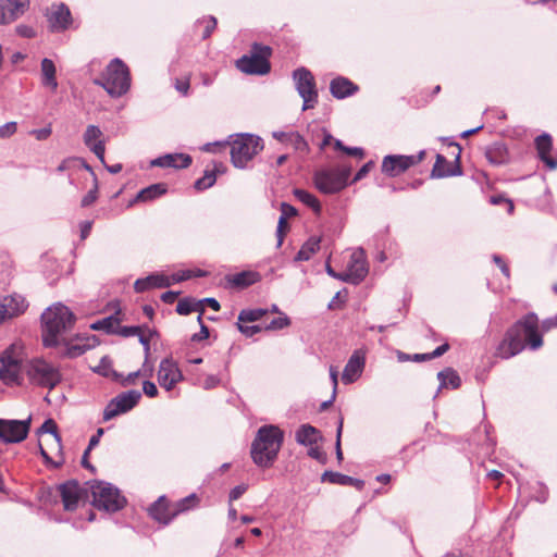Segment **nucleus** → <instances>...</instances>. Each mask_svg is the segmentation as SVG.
<instances>
[{
  "label": "nucleus",
  "mask_w": 557,
  "mask_h": 557,
  "mask_svg": "<svg viewBox=\"0 0 557 557\" xmlns=\"http://www.w3.org/2000/svg\"><path fill=\"white\" fill-rule=\"evenodd\" d=\"M281 211H282L281 216H285V220L289 216L296 215V213H297V210L295 209V207H293L292 205H288L286 202H283L281 205Z\"/></svg>",
  "instance_id": "774afa93"
},
{
  "label": "nucleus",
  "mask_w": 557,
  "mask_h": 557,
  "mask_svg": "<svg viewBox=\"0 0 557 557\" xmlns=\"http://www.w3.org/2000/svg\"><path fill=\"white\" fill-rule=\"evenodd\" d=\"M166 193V185L163 183L152 184L141 189L134 201L147 202L154 200Z\"/></svg>",
  "instance_id": "2f4dec72"
},
{
  "label": "nucleus",
  "mask_w": 557,
  "mask_h": 557,
  "mask_svg": "<svg viewBox=\"0 0 557 557\" xmlns=\"http://www.w3.org/2000/svg\"><path fill=\"white\" fill-rule=\"evenodd\" d=\"M26 373L33 384L49 389L54 388L62 379L59 369L42 359L32 360L26 368Z\"/></svg>",
  "instance_id": "0eeeda50"
},
{
  "label": "nucleus",
  "mask_w": 557,
  "mask_h": 557,
  "mask_svg": "<svg viewBox=\"0 0 557 557\" xmlns=\"http://www.w3.org/2000/svg\"><path fill=\"white\" fill-rule=\"evenodd\" d=\"M91 493L94 506L106 511L115 512L126 504L120 491L107 482H95L91 485Z\"/></svg>",
  "instance_id": "423d86ee"
},
{
  "label": "nucleus",
  "mask_w": 557,
  "mask_h": 557,
  "mask_svg": "<svg viewBox=\"0 0 557 557\" xmlns=\"http://www.w3.org/2000/svg\"><path fill=\"white\" fill-rule=\"evenodd\" d=\"M16 33L21 37H24V38H32V37H35V35H36V32L34 30V28L30 26H27V25H18L16 27Z\"/></svg>",
  "instance_id": "13d9d810"
},
{
  "label": "nucleus",
  "mask_w": 557,
  "mask_h": 557,
  "mask_svg": "<svg viewBox=\"0 0 557 557\" xmlns=\"http://www.w3.org/2000/svg\"><path fill=\"white\" fill-rule=\"evenodd\" d=\"M197 505V497L195 494H190L185 498H182L174 504L175 515L187 511Z\"/></svg>",
  "instance_id": "c03bdc74"
},
{
  "label": "nucleus",
  "mask_w": 557,
  "mask_h": 557,
  "mask_svg": "<svg viewBox=\"0 0 557 557\" xmlns=\"http://www.w3.org/2000/svg\"><path fill=\"white\" fill-rule=\"evenodd\" d=\"M48 22L52 32L66 29L71 24V12L69 8L63 3L53 5L48 14Z\"/></svg>",
  "instance_id": "412c9836"
},
{
  "label": "nucleus",
  "mask_w": 557,
  "mask_h": 557,
  "mask_svg": "<svg viewBox=\"0 0 557 557\" xmlns=\"http://www.w3.org/2000/svg\"><path fill=\"white\" fill-rule=\"evenodd\" d=\"M425 152L422 150L418 154L403 156V154H388L382 161V172L387 176H397L409 168L420 163L424 158Z\"/></svg>",
  "instance_id": "ddd939ff"
},
{
  "label": "nucleus",
  "mask_w": 557,
  "mask_h": 557,
  "mask_svg": "<svg viewBox=\"0 0 557 557\" xmlns=\"http://www.w3.org/2000/svg\"><path fill=\"white\" fill-rule=\"evenodd\" d=\"M271 48L253 44L250 55H243L237 60L236 66L239 71L250 75H264L270 72L269 58Z\"/></svg>",
  "instance_id": "6e6552de"
},
{
  "label": "nucleus",
  "mask_w": 557,
  "mask_h": 557,
  "mask_svg": "<svg viewBox=\"0 0 557 557\" xmlns=\"http://www.w3.org/2000/svg\"><path fill=\"white\" fill-rule=\"evenodd\" d=\"M535 146L540 159L546 164L547 168L555 170L557 168V159L549 154L553 149L552 137L548 134H542L537 136L535 139Z\"/></svg>",
  "instance_id": "393cba45"
},
{
  "label": "nucleus",
  "mask_w": 557,
  "mask_h": 557,
  "mask_svg": "<svg viewBox=\"0 0 557 557\" xmlns=\"http://www.w3.org/2000/svg\"><path fill=\"white\" fill-rule=\"evenodd\" d=\"M318 441V430L309 424L301 425L296 431V442L304 446H309Z\"/></svg>",
  "instance_id": "72a5a7b5"
},
{
  "label": "nucleus",
  "mask_w": 557,
  "mask_h": 557,
  "mask_svg": "<svg viewBox=\"0 0 557 557\" xmlns=\"http://www.w3.org/2000/svg\"><path fill=\"white\" fill-rule=\"evenodd\" d=\"M119 319L115 315L103 318L102 320L94 322L90 327L97 331H104L106 333H117Z\"/></svg>",
  "instance_id": "58836bf2"
},
{
  "label": "nucleus",
  "mask_w": 557,
  "mask_h": 557,
  "mask_svg": "<svg viewBox=\"0 0 557 557\" xmlns=\"http://www.w3.org/2000/svg\"><path fill=\"white\" fill-rule=\"evenodd\" d=\"M79 161V158H66L64 159L58 166L59 172H64L70 170L71 168L77 165V162Z\"/></svg>",
  "instance_id": "4d7b16f0"
},
{
  "label": "nucleus",
  "mask_w": 557,
  "mask_h": 557,
  "mask_svg": "<svg viewBox=\"0 0 557 557\" xmlns=\"http://www.w3.org/2000/svg\"><path fill=\"white\" fill-rule=\"evenodd\" d=\"M16 123L8 122L0 126V137L5 138L12 136L16 132Z\"/></svg>",
  "instance_id": "8fccbe9b"
},
{
  "label": "nucleus",
  "mask_w": 557,
  "mask_h": 557,
  "mask_svg": "<svg viewBox=\"0 0 557 557\" xmlns=\"http://www.w3.org/2000/svg\"><path fill=\"white\" fill-rule=\"evenodd\" d=\"M322 481H327L338 485H352L359 491H361L364 486V482L362 480L333 471H325L322 474Z\"/></svg>",
  "instance_id": "7c9ffc66"
},
{
  "label": "nucleus",
  "mask_w": 557,
  "mask_h": 557,
  "mask_svg": "<svg viewBox=\"0 0 557 557\" xmlns=\"http://www.w3.org/2000/svg\"><path fill=\"white\" fill-rule=\"evenodd\" d=\"M543 345V337L539 332V319L530 312L519 319L505 333L504 338L496 347V356L509 359L520 354L525 346L531 350H537Z\"/></svg>",
  "instance_id": "f257e3e1"
},
{
  "label": "nucleus",
  "mask_w": 557,
  "mask_h": 557,
  "mask_svg": "<svg viewBox=\"0 0 557 557\" xmlns=\"http://www.w3.org/2000/svg\"><path fill=\"white\" fill-rule=\"evenodd\" d=\"M207 26L203 30V34H202V38L206 39L208 38L211 33L213 32V29L215 28L216 26V18L214 16H210L207 21Z\"/></svg>",
  "instance_id": "69168bd1"
},
{
  "label": "nucleus",
  "mask_w": 557,
  "mask_h": 557,
  "mask_svg": "<svg viewBox=\"0 0 557 557\" xmlns=\"http://www.w3.org/2000/svg\"><path fill=\"white\" fill-rule=\"evenodd\" d=\"M342 432H343V419L339 420L338 425H337V430H336V444H335V447H336V458H337L338 461L343 460V453H342V448H341Z\"/></svg>",
  "instance_id": "3c124183"
},
{
  "label": "nucleus",
  "mask_w": 557,
  "mask_h": 557,
  "mask_svg": "<svg viewBox=\"0 0 557 557\" xmlns=\"http://www.w3.org/2000/svg\"><path fill=\"white\" fill-rule=\"evenodd\" d=\"M461 168L459 165V154L456 157L454 165L448 164L444 156L437 154L435 164L431 172V177L442 178L448 176H458L461 175Z\"/></svg>",
  "instance_id": "b1692460"
},
{
  "label": "nucleus",
  "mask_w": 557,
  "mask_h": 557,
  "mask_svg": "<svg viewBox=\"0 0 557 557\" xmlns=\"http://www.w3.org/2000/svg\"><path fill=\"white\" fill-rule=\"evenodd\" d=\"M150 516L163 523H170L175 517L174 504H170L165 496H160L150 507Z\"/></svg>",
  "instance_id": "aec40b11"
},
{
  "label": "nucleus",
  "mask_w": 557,
  "mask_h": 557,
  "mask_svg": "<svg viewBox=\"0 0 557 557\" xmlns=\"http://www.w3.org/2000/svg\"><path fill=\"white\" fill-rule=\"evenodd\" d=\"M437 379L440 381L438 391L443 387H451L455 389L458 388L461 384L460 376L451 368H446L443 371H440L437 373Z\"/></svg>",
  "instance_id": "473e14b6"
},
{
  "label": "nucleus",
  "mask_w": 557,
  "mask_h": 557,
  "mask_svg": "<svg viewBox=\"0 0 557 557\" xmlns=\"http://www.w3.org/2000/svg\"><path fill=\"white\" fill-rule=\"evenodd\" d=\"M29 421V419L25 421L0 419V440L4 443L22 442L28 434Z\"/></svg>",
  "instance_id": "2eb2a0df"
},
{
  "label": "nucleus",
  "mask_w": 557,
  "mask_h": 557,
  "mask_svg": "<svg viewBox=\"0 0 557 557\" xmlns=\"http://www.w3.org/2000/svg\"><path fill=\"white\" fill-rule=\"evenodd\" d=\"M345 272L346 283L358 285L367 276L369 269L366 260V253L362 248L354 250L350 255V261Z\"/></svg>",
  "instance_id": "4468645a"
},
{
  "label": "nucleus",
  "mask_w": 557,
  "mask_h": 557,
  "mask_svg": "<svg viewBox=\"0 0 557 557\" xmlns=\"http://www.w3.org/2000/svg\"><path fill=\"white\" fill-rule=\"evenodd\" d=\"M358 86L346 77L338 76L331 81L330 91L336 99H344L357 92Z\"/></svg>",
  "instance_id": "c85d7f7f"
},
{
  "label": "nucleus",
  "mask_w": 557,
  "mask_h": 557,
  "mask_svg": "<svg viewBox=\"0 0 557 557\" xmlns=\"http://www.w3.org/2000/svg\"><path fill=\"white\" fill-rule=\"evenodd\" d=\"M174 88L184 97H186L189 92L190 82L189 77L184 78H175Z\"/></svg>",
  "instance_id": "de8ad7c7"
},
{
  "label": "nucleus",
  "mask_w": 557,
  "mask_h": 557,
  "mask_svg": "<svg viewBox=\"0 0 557 557\" xmlns=\"http://www.w3.org/2000/svg\"><path fill=\"white\" fill-rule=\"evenodd\" d=\"M350 174V166L321 170L315 172L313 181L321 193L335 194L346 187Z\"/></svg>",
  "instance_id": "1a4fd4ad"
},
{
  "label": "nucleus",
  "mask_w": 557,
  "mask_h": 557,
  "mask_svg": "<svg viewBox=\"0 0 557 557\" xmlns=\"http://www.w3.org/2000/svg\"><path fill=\"white\" fill-rule=\"evenodd\" d=\"M60 494L65 510H75L81 499L82 490L77 481H67L60 485Z\"/></svg>",
  "instance_id": "4be33fe9"
},
{
  "label": "nucleus",
  "mask_w": 557,
  "mask_h": 557,
  "mask_svg": "<svg viewBox=\"0 0 557 557\" xmlns=\"http://www.w3.org/2000/svg\"><path fill=\"white\" fill-rule=\"evenodd\" d=\"M51 127L47 126L40 129H34L32 134L36 137L38 140H45L51 135Z\"/></svg>",
  "instance_id": "680f3d73"
},
{
  "label": "nucleus",
  "mask_w": 557,
  "mask_h": 557,
  "mask_svg": "<svg viewBox=\"0 0 557 557\" xmlns=\"http://www.w3.org/2000/svg\"><path fill=\"white\" fill-rule=\"evenodd\" d=\"M116 334H120L124 337L136 336V335L140 334V327L139 326H122L121 327L119 325Z\"/></svg>",
  "instance_id": "603ef678"
},
{
  "label": "nucleus",
  "mask_w": 557,
  "mask_h": 557,
  "mask_svg": "<svg viewBox=\"0 0 557 557\" xmlns=\"http://www.w3.org/2000/svg\"><path fill=\"white\" fill-rule=\"evenodd\" d=\"M244 322L237 323V327L240 333H243L247 337H251L255 334L259 333L261 331V327L259 325H244Z\"/></svg>",
  "instance_id": "09e8293b"
},
{
  "label": "nucleus",
  "mask_w": 557,
  "mask_h": 557,
  "mask_svg": "<svg viewBox=\"0 0 557 557\" xmlns=\"http://www.w3.org/2000/svg\"><path fill=\"white\" fill-rule=\"evenodd\" d=\"M194 311H199L198 321L201 322L203 313L202 301H196L193 298H183L176 306V312L182 315H187Z\"/></svg>",
  "instance_id": "c9c22d12"
},
{
  "label": "nucleus",
  "mask_w": 557,
  "mask_h": 557,
  "mask_svg": "<svg viewBox=\"0 0 557 557\" xmlns=\"http://www.w3.org/2000/svg\"><path fill=\"white\" fill-rule=\"evenodd\" d=\"M141 397L140 392L132 389L112 398L103 410V421H110L119 414L132 410Z\"/></svg>",
  "instance_id": "f8f14e48"
},
{
  "label": "nucleus",
  "mask_w": 557,
  "mask_h": 557,
  "mask_svg": "<svg viewBox=\"0 0 557 557\" xmlns=\"http://www.w3.org/2000/svg\"><path fill=\"white\" fill-rule=\"evenodd\" d=\"M290 324V320L287 315L282 314L273 319L267 326L265 330H282Z\"/></svg>",
  "instance_id": "a18cd8bd"
},
{
  "label": "nucleus",
  "mask_w": 557,
  "mask_h": 557,
  "mask_svg": "<svg viewBox=\"0 0 557 557\" xmlns=\"http://www.w3.org/2000/svg\"><path fill=\"white\" fill-rule=\"evenodd\" d=\"M41 85L51 92L58 89L57 67L51 59L44 58L40 62Z\"/></svg>",
  "instance_id": "a878e982"
},
{
  "label": "nucleus",
  "mask_w": 557,
  "mask_h": 557,
  "mask_svg": "<svg viewBox=\"0 0 557 557\" xmlns=\"http://www.w3.org/2000/svg\"><path fill=\"white\" fill-rule=\"evenodd\" d=\"M191 157L186 153H168L151 160V166L186 169L191 164Z\"/></svg>",
  "instance_id": "5701e85b"
},
{
  "label": "nucleus",
  "mask_w": 557,
  "mask_h": 557,
  "mask_svg": "<svg viewBox=\"0 0 557 557\" xmlns=\"http://www.w3.org/2000/svg\"><path fill=\"white\" fill-rule=\"evenodd\" d=\"M97 197H98V183H97V177H95V185H94V188L90 189L82 199V207H88L90 205H92L96 200H97Z\"/></svg>",
  "instance_id": "49530a36"
},
{
  "label": "nucleus",
  "mask_w": 557,
  "mask_h": 557,
  "mask_svg": "<svg viewBox=\"0 0 557 557\" xmlns=\"http://www.w3.org/2000/svg\"><path fill=\"white\" fill-rule=\"evenodd\" d=\"M247 491V485L240 484L233 487L230 492V502L237 500Z\"/></svg>",
  "instance_id": "6e6d98bb"
},
{
  "label": "nucleus",
  "mask_w": 557,
  "mask_h": 557,
  "mask_svg": "<svg viewBox=\"0 0 557 557\" xmlns=\"http://www.w3.org/2000/svg\"><path fill=\"white\" fill-rule=\"evenodd\" d=\"M170 285V276L156 273L144 278H138L134 284V288L137 293H144L150 288H164L169 287Z\"/></svg>",
  "instance_id": "cd10ccee"
},
{
  "label": "nucleus",
  "mask_w": 557,
  "mask_h": 557,
  "mask_svg": "<svg viewBox=\"0 0 557 557\" xmlns=\"http://www.w3.org/2000/svg\"><path fill=\"white\" fill-rule=\"evenodd\" d=\"M288 145H290L296 151L307 153L309 151V145L306 139L297 132H290L288 135Z\"/></svg>",
  "instance_id": "37998d69"
},
{
  "label": "nucleus",
  "mask_w": 557,
  "mask_h": 557,
  "mask_svg": "<svg viewBox=\"0 0 557 557\" xmlns=\"http://www.w3.org/2000/svg\"><path fill=\"white\" fill-rule=\"evenodd\" d=\"M190 277H193V271H190V270L180 271L177 273H174L172 276H170L171 284L186 281Z\"/></svg>",
  "instance_id": "5fc2aeb1"
},
{
  "label": "nucleus",
  "mask_w": 557,
  "mask_h": 557,
  "mask_svg": "<svg viewBox=\"0 0 557 557\" xmlns=\"http://www.w3.org/2000/svg\"><path fill=\"white\" fill-rule=\"evenodd\" d=\"M200 323V332L196 333L191 336V341L199 342L209 337V329L201 322Z\"/></svg>",
  "instance_id": "e2e57ef3"
},
{
  "label": "nucleus",
  "mask_w": 557,
  "mask_h": 557,
  "mask_svg": "<svg viewBox=\"0 0 557 557\" xmlns=\"http://www.w3.org/2000/svg\"><path fill=\"white\" fill-rule=\"evenodd\" d=\"M286 226H287V222L285 220V216H280L278 223H277V230H276L277 246H281L283 243L284 228Z\"/></svg>",
  "instance_id": "bf43d9fd"
},
{
  "label": "nucleus",
  "mask_w": 557,
  "mask_h": 557,
  "mask_svg": "<svg viewBox=\"0 0 557 557\" xmlns=\"http://www.w3.org/2000/svg\"><path fill=\"white\" fill-rule=\"evenodd\" d=\"M261 280V275L256 271H243L232 276L230 282L237 287H248Z\"/></svg>",
  "instance_id": "f704fd0d"
},
{
  "label": "nucleus",
  "mask_w": 557,
  "mask_h": 557,
  "mask_svg": "<svg viewBox=\"0 0 557 557\" xmlns=\"http://www.w3.org/2000/svg\"><path fill=\"white\" fill-rule=\"evenodd\" d=\"M293 78L295 81L296 90L302 98V110L314 108L318 102V90L313 75L306 67H299L294 71Z\"/></svg>",
  "instance_id": "9d476101"
},
{
  "label": "nucleus",
  "mask_w": 557,
  "mask_h": 557,
  "mask_svg": "<svg viewBox=\"0 0 557 557\" xmlns=\"http://www.w3.org/2000/svg\"><path fill=\"white\" fill-rule=\"evenodd\" d=\"M143 391L148 397H156L158 395V388L153 382L145 381L143 384Z\"/></svg>",
  "instance_id": "052dcab7"
},
{
  "label": "nucleus",
  "mask_w": 557,
  "mask_h": 557,
  "mask_svg": "<svg viewBox=\"0 0 557 557\" xmlns=\"http://www.w3.org/2000/svg\"><path fill=\"white\" fill-rule=\"evenodd\" d=\"M102 132L101 129L96 125H88L84 136L83 140L84 144L96 154V157L100 160L102 164L104 163V152H106V146L104 141L102 140Z\"/></svg>",
  "instance_id": "6ab92c4d"
},
{
  "label": "nucleus",
  "mask_w": 557,
  "mask_h": 557,
  "mask_svg": "<svg viewBox=\"0 0 557 557\" xmlns=\"http://www.w3.org/2000/svg\"><path fill=\"white\" fill-rule=\"evenodd\" d=\"M29 7V0H0V24L17 20Z\"/></svg>",
  "instance_id": "f3484780"
},
{
  "label": "nucleus",
  "mask_w": 557,
  "mask_h": 557,
  "mask_svg": "<svg viewBox=\"0 0 557 557\" xmlns=\"http://www.w3.org/2000/svg\"><path fill=\"white\" fill-rule=\"evenodd\" d=\"M485 157L493 165H504L509 161V153L506 145L500 141H495L486 147Z\"/></svg>",
  "instance_id": "c756f323"
},
{
  "label": "nucleus",
  "mask_w": 557,
  "mask_h": 557,
  "mask_svg": "<svg viewBox=\"0 0 557 557\" xmlns=\"http://www.w3.org/2000/svg\"><path fill=\"white\" fill-rule=\"evenodd\" d=\"M493 261L499 267L502 273L506 276H510V271L508 265L505 263V261L499 257L498 255L493 256Z\"/></svg>",
  "instance_id": "338daca9"
},
{
  "label": "nucleus",
  "mask_w": 557,
  "mask_h": 557,
  "mask_svg": "<svg viewBox=\"0 0 557 557\" xmlns=\"http://www.w3.org/2000/svg\"><path fill=\"white\" fill-rule=\"evenodd\" d=\"M366 358L361 350H355L348 359L343 374L342 381L344 384H351L356 382L362 374L364 369Z\"/></svg>",
  "instance_id": "a211bd4d"
},
{
  "label": "nucleus",
  "mask_w": 557,
  "mask_h": 557,
  "mask_svg": "<svg viewBox=\"0 0 557 557\" xmlns=\"http://www.w3.org/2000/svg\"><path fill=\"white\" fill-rule=\"evenodd\" d=\"M320 248V238L310 237L299 249L296 260L308 261Z\"/></svg>",
  "instance_id": "4c0bfd02"
},
{
  "label": "nucleus",
  "mask_w": 557,
  "mask_h": 557,
  "mask_svg": "<svg viewBox=\"0 0 557 557\" xmlns=\"http://www.w3.org/2000/svg\"><path fill=\"white\" fill-rule=\"evenodd\" d=\"M0 305L3 306V310L11 319L22 314L28 307L26 299L18 294L3 297L0 299Z\"/></svg>",
  "instance_id": "bb28decb"
},
{
  "label": "nucleus",
  "mask_w": 557,
  "mask_h": 557,
  "mask_svg": "<svg viewBox=\"0 0 557 557\" xmlns=\"http://www.w3.org/2000/svg\"><path fill=\"white\" fill-rule=\"evenodd\" d=\"M231 160L235 168L244 169L262 149V139L251 134H238L231 137Z\"/></svg>",
  "instance_id": "39448f33"
},
{
  "label": "nucleus",
  "mask_w": 557,
  "mask_h": 557,
  "mask_svg": "<svg viewBox=\"0 0 557 557\" xmlns=\"http://www.w3.org/2000/svg\"><path fill=\"white\" fill-rule=\"evenodd\" d=\"M373 166H374L373 161H368L367 163H364L359 169V171L356 173L352 182H358V181L362 180L363 177H366Z\"/></svg>",
  "instance_id": "864d4df0"
},
{
  "label": "nucleus",
  "mask_w": 557,
  "mask_h": 557,
  "mask_svg": "<svg viewBox=\"0 0 557 557\" xmlns=\"http://www.w3.org/2000/svg\"><path fill=\"white\" fill-rule=\"evenodd\" d=\"M41 321L44 345L54 347L65 339L64 335L72 329L75 317L66 306L57 304L46 309Z\"/></svg>",
  "instance_id": "7ed1b4c3"
},
{
  "label": "nucleus",
  "mask_w": 557,
  "mask_h": 557,
  "mask_svg": "<svg viewBox=\"0 0 557 557\" xmlns=\"http://www.w3.org/2000/svg\"><path fill=\"white\" fill-rule=\"evenodd\" d=\"M293 194L300 202L311 208L317 214L321 212V203L313 194L301 188H295Z\"/></svg>",
  "instance_id": "e433bc0d"
},
{
  "label": "nucleus",
  "mask_w": 557,
  "mask_h": 557,
  "mask_svg": "<svg viewBox=\"0 0 557 557\" xmlns=\"http://www.w3.org/2000/svg\"><path fill=\"white\" fill-rule=\"evenodd\" d=\"M94 84L101 86L111 97L125 95L131 87V74L127 65L119 58L113 59Z\"/></svg>",
  "instance_id": "20e7f679"
},
{
  "label": "nucleus",
  "mask_w": 557,
  "mask_h": 557,
  "mask_svg": "<svg viewBox=\"0 0 557 557\" xmlns=\"http://www.w3.org/2000/svg\"><path fill=\"white\" fill-rule=\"evenodd\" d=\"M183 380V374L176 362L172 359H163L158 369V382L161 387L171 391L176 383Z\"/></svg>",
  "instance_id": "dca6fc26"
},
{
  "label": "nucleus",
  "mask_w": 557,
  "mask_h": 557,
  "mask_svg": "<svg viewBox=\"0 0 557 557\" xmlns=\"http://www.w3.org/2000/svg\"><path fill=\"white\" fill-rule=\"evenodd\" d=\"M219 384H220V379L218 376L208 375L202 383V387L205 389H211V388L216 387Z\"/></svg>",
  "instance_id": "0e129e2a"
},
{
  "label": "nucleus",
  "mask_w": 557,
  "mask_h": 557,
  "mask_svg": "<svg viewBox=\"0 0 557 557\" xmlns=\"http://www.w3.org/2000/svg\"><path fill=\"white\" fill-rule=\"evenodd\" d=\"M268 313V309L256 308V309H244L238 314L239 322H255L260 320Z\"/></svg>",
  "instance_id": "79ce46f5"
},
{
  "label": "nucleus",
  "mask_w": 557,
  "mask_h": 557,
  "mask_svg": "<svg viewBox=\"0 0 557 557\" xmlns=\"http://www.w3.org/2000/svg\"><path fill=\"white\" fill-rule=\"evenodd\" d=\"M22 373V357L15 345L0 355V377L5 383H17Z\"/></svg>",
  "instance_id": "9b49d317"
},
{
  "label": "nucleus",
  "mask_w": 557,
  "mask_h": 557,
  "mask_svg": "<svg viewBox=\"0 0 557 557\" xmlns=\"http://www.w3.org/2000/svg\"><path fill=\"white\" fill-rule=\"evenodd\" d=\"M38 433H49L53 436V442L57 445L59 451H61V436L58 433V425L54 420L47 419L38 430Z\"/></svg>",
  "instance_id": "ea45409f"
},
{
  "label": "nucleus",
  "mask_w": 557,
  "mask_h": 557,
  "mask_svg": "<svg viewBox=\"0 0 557 557\" xmlns=\"http://www.w3.org/2000/svg\"><path fill=\"white\" fill-rule=\"evenodd\" d=\"M284 441V432L276 425L261 426L251 444V458L260 468H269L276 460Z\"/></svg>",
  "instance_id": "f03ea898"
},
{
  "label": "nucleus",
  "mask_w": 557,
  "mask_h": 557,
  "mask_svg": "<svg viewBox=\"0 0 557 557\" xmlns=\"http://www.w3.org/2000/svg\"><path fill=\"white\" fill-rule=\"evenodd\" d=\"M215 181H216V168H214L213 170H206L203 176L198 178L195 182L194 187L197 190H205V189H208L209 187L213 186Z\"/></svg>",
  "instance_id": "a19ab883"
}]
</instances>
